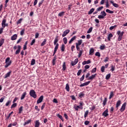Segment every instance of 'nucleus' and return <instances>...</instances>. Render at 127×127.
Segmentation results:
<instances>
[{
	"label": "nucleus",
	"mask_w": 127,
	"mask_h": 127,
	"mask_svg": "<svg viewBox=\"0 0 127 127\" xmlns=\"http://www.w3.org/2000/svg\"><path fill=\"white\" fill-rule=\"evenodd\" d=\"M58 36H57L54 42V45H56L55 49H54V54L53 55V56H54L55 54H56V52H57V50L58 49V47H59V44L57 43L58 42Z\"/></svg>",
	"instance_id": "nucleus-1"
},
{
	"label": "nucleus",
	"mask_w": 127,
	"mask_h": 127,
	"mask_svg": "<svg viewBox=\"0 0 127 127\" xmlns=\"http://www.w3.org/2000/svg\"><path fill=\"white\" fill-rule=\"evenodd\" d=\"M5 64H6L4 66L5 68H7V67L11 65V61H10V58L7 57L5 59Z\"/></svg>",
	"instance_id": "nucleus-2"
},
{
	"label": "nucleus",
	"mask_w": 127,
	"mask_h": 127,
	"mask_svg": "<svg viewBox=\"0 0 127 127\" xmlns=\"http://www.w3.org/2000/svg\"><path fill=\"white\" fill-rule=\"evenodd\" d=\"M124 33H125V32L124 31H122V32H121V31H118L117 32V34H118V35H119L118 38V41H122V39H123V36Z\"/></svg>",
	"instance_id": "nucleus-3"
},
{
	"label": "nucleus",
	"mask_w": 127,
	"mask_h": 127,
	"mask_svg": "<svg viewBox=\"0 0 127 127\" xmlns=\"http://www.w3.org/2000/svg\"><path fill=\"white\" fill-rule=\"evenodd\" d=\"M29 95L31 97L34 98V99H36V98H37L36 92H35V91H34V90H31L29 92Z\"/></svg>",
	"instance_id": "nucleus-4"
},
{
	"label": "nucleus",
	"mask_w": 127,
	"mask_h": 127,
	"mask_svg": "<svg viewBox=\"0 0 127 127\" xmlns=\"http://www.w3.org/2000/svg\"><path fill=\"white\" fill-rule=\"evenodd\" d=\"M6 22V20L5 19H4L2 20V23H1V25H2V27H3V28H4L6 26H7V25H8L7 24L5 23Z\"/></svg>",
	"instance_id": "nucleus-5"
},
{
	"label": "nucleus",
	"mask_w": 127,
	"mask_h": 127,
	"mask_svg": "<svg viewBox=\"0 0 127 127\" xmlns=\"http://www.w3.org/2000/svg\"><path fill=\"white\" fill-rule=\"evenodd\" d=\"M126 106H127V103L125 102L123 104L121 108L120 109V112H121V113H123V112L126 110Z\"/></svg>",
	"instance_id": "nucleus-6"
},
{
	"label": "nucleus",
	"mask_w": 127,
	"mask_h": 127,
	"mask_svg": "<svg viewBox=\"0 0 127 127\" xmlns=\"http://www.w3.org/2000/svg\"><path fill=\"white\" fill-rule=\"evenodd\" d=\"M109 110H108V109H107L102 114V116H103V117H107L109 116Z\"/></svg>",
	"instance_id": "nucleus-7"
},
{
	"label": "nucleus",
	"mask_w": 127,
	"mask_h": 127,
	"mask_svg": "<svg viewBox=\"0 0 127 127\" xmlns=\"http://www.w3.org/2000/svg\"><path fill=\"white\" fill-rule=\"evenodd\" d=\"M43 95L41 96L39 98L37 101V104H40V103H42V101H43Z\"/></svg>",
	"instance_id": "nucleus-8"
},
{
	"label": "nucleus",
	"mask_w": 127,
	"mask_h": 127,
	"mask_svg": "<svg viewBox=\"0 0 127 127\" xmlns=\"http://www.w3.org/2000/svg\"><path fill=\"white\" fill-rule=\"evenodd\" d=\"M69 32H70V30L69 29H66L65 30L63 33L62 34V36L63 37H65V36H66V35H67V34H68V33H69Z\"/></svg>",
	"instance_id": "nucleus-9"
},
{
	"label": "nucleus",
	"mask_w": 127,
	"mask_h": 127,
	"mask_svg": "<svg viewBox=\"0 0 127 127\" xmlns=\"http://www.w3.org/2000/svg\"><path fill=\"white\" fill-rule=\"evenodd\" d=\"M18 49L16 51L15 54L17 55L20 53V50L21 49V46L18 45L17 47Z\"/></svg>",
	"instance_id": "nucleus-10"
},
{
	"label": "nucleus",
	"mask_w": 127,
	"mask_h": 127,
	"mask_svg": "<svg viewBox=\"0 0 127 127\" xmlns=\"http://www.w3.org/2000/svg\"><path fill=\"white\" fill-rule=\"evenodd\" d=\"M77 63H78V59H75L74 61L71 62V66H75Z\"/></svg>",
	"instance_id": "nucleus-11"
},
{
	"label": "nucleus",
	"mask_w": 127,
	"mask_h": 127,
	"mask_svg": "<svg viewBox=\"0 0 127 127\" xmlns=\"http://www.w3.org/2000/svg\"><path fill=\"white\" fill-rule=\"evenodd\" d=\"M91 83V81H87L86 82H84L79 85L80 87H84V86H88L89 84Z\"/></svg>",
	"instance_id": "nucleus-12"
},
{
	"label": "nucleus",
	"mask_w": 127,
	"mask_h": 127,
	"mask_svg": "<svg viewBox=\"0 0 127 127\" xmlns=\"http://www.w3.org/2000/svg\"><path fill=\"white\" fill-rule=\"evenodd\" d=\"M110 2L112 4H113V6L115 7H119V5L117 3H114L113 0H110Z\"/></svg>",
	"instance_id": "nucleus-13"
},
{
	"label": "nucleus",
	"mask_w": 127,
	"mask_h": 127,
	"mask_svg": "<svg viewBox=\"0 0 127 127\" xmlns=\"http://www.w3.org/2000/svg\"><path fill=\"white\" fill-rule=\"evenodd\" d=\"M17 39V34H14L11 37V40H12V41L16 40Z\"/></svg>",
	"instance_id": "nucleus-14"
},
{
	"label": "nucleus",
	"mask_w": 127,
	"mask_h": 127,
	"mask_svg": "<svg viewBox=\"0 0 127 127\" xmlns=\"http://www.w3.org/2000/svg\"><path fill=\"white\" fill-rule=\"evenodd\" d=\"M122 104V101H121V100H118L117 102L116 103V108H117V110H118V109H119V107H120V106H121V104Z\"/></svg>",
	"instance_id": "nucleus-15"
},
{
	"label": "nucleus",
	"mask_w": 127,
	"mask_h": 127,
	"mask_svg": "<svg viewBox=\"0 0 127 127\" xmlns=\"http://www.w3.org/2000/svg\"><path fill=\"white\" fill-rule=\"evenodd\" d=\"M76 38H77V37L76 36H74L72 38H71L69 41V44H71V43H72V42L74 41V40H76Z\"/></svg>",
	"instance_id": "nucleus-16"
},
{
	"label": "nucleus",
	"mask_w": 127,
	"mask_h": 127,
	"mask_svg": "<svg viewBox=\"0 0 127 127\" xmlns=\"http://www.w3.org/2000/svg\"><path fill=\"white\" fill-rule=\"evenodd\" d=\"M26 95H27V93H26V92H23L21 96L20 100H23L24 98H25V96H26Z\"/></svg>",
	"instance_id": "nucleus-17"
},
{
	"label": "nucleus",
	"mask_w": 127,
	"mask_h": 127,
	"mask_svg": "<svg viewBox=\"0 0 127 127\" xmlns=\"http://www.w3.org/2000/svg\"><path fill=\"white\" fill-rule=\"evenodd\" d=\"M96 76H97V73H95V74H92L91 76L88 77V80H93V79L96 78Z\"/></svg>",
	"instance_id": "nucleus-18"
},
{
	"label": "nucleus",
	"mask_w": 127,
	"mask_h": 127,
	"mask_svg": "<svg viewBox=\"0 0 127 127\" xmlns=\"http://www.w3.org/2000/svg\"><path fill=\"white\" fill-rule=\"evenodd\" d=\"M40 126V122H39V120H37L35 123V127H39Z\"/></svg>",
	"instance_id": "nucleus-19"
},
{
	"label": "nucleus",
	"mask_w": 127,
	"mask_h": 127,
	"mask_svg": "<svg viewBox=\"0 0 127 127\" xmlns=\"http://www.w3.org/2000/svg\"><path fill=\"white\" fill-rule=\"evenodd\" d=\"M91 63V60H88V61H84L82 62V65H86V64H90Z\"/></svg>",
	"instance_id": "nucleus-20"
},
{
	"label": "nucleus",
	"mask_w": 127,
	"mask_h": 127,
	"mask_svg": "<svg viewBox=\"0 0 127 127\" xmlns=\"http://www.w3.org/2000/svg\"><path fill=\"white\" fill-rule=\"evenodd\" d=\"M82 42H83V41L82 40H79L77 41V43H76V45L77 46H80V45L82 44Z\"/></svg>",
	"instance_id": "nucleus-21"
},
{
	"label": "nucleus",
	"mask_w": 127,
	"mask_h": 127,
	"mask_svg": "<svg viewBox=\"0 0 127 127\" xmlns=\"http://www.w3.org/2000/svg\"><path fill=\"white\" fill-rule=\"evenodd\" d=\"M94 51L95 50H94V48H91L89 51V55H93Z\"/></svg>",
	"instance_id": "nucleus-22"
},
{
	"label": "nucleus",
	"mask_w": 127,
	"mask_h": 127,
	"mask_svg": "<svg viewBox=\"0 0 127 127\" xmlns=\"http://www.w3.org/2000/svg\"><path fill=\"white\" fill-rule=\"evenodd\" d=\"M4 43V39H0V47L2 46V45Z\"/></svg>",
	"instance_id": "nucleus-23"
},
{
	"label": "nucleus",
	"mask_w": 127,
	"mask_h": 127,
	"mask_svg": "<svg viewBox=\"0 0 127 127\" xmlns=\"http://www.w3.org/2000/svg\"><path fill=\"white\" fill-rule=\"evenodd\" d=\"M10 74H11V71L8 72L4 76V79H6V78H8L9 76H10Z\"/></svg>",
	"instance_id": "nucleus-24"
},
{
	"label": "nucleus",
	"mask_w": 127,
	"mask_h": 127,
	"mask_svg": "<svg viewBox=\"0 0 127 127\" xmlns=\"http://www.w3.org/2000/svg\"><path fill=\"white\" fill-rule=\"evenodd\" d=\"M61 49L62 52H64V51H65V45H64V44H63V45L61 47Z\"/></svg>",
	"instance_id": "nucleus-25"
},
{
	"label": "nucleus",
	"mask_w": 127,
	"mask_h": 127,
	"mask_svg": "<svg viewBox=\"0 0 127 127\" xmlns=\"http://www.w3.org/2000/svg\"><path fill=\"white\" fill-rule=\"evenodd\" d=\"M55 63H56V56H55V57L53 58V59L52 60V64L53 66L55 65Z\"/></svg>",
	"instance_id": "nucleus-26"
},
{
	"label": "nucleus",
	"mask_w": 127,
	"mask_h": 127,
	"mask_svg": "<svg viewBox=\"0 0 127 127\" xmlns=\"http://www.w3.org/2000/svg\"><path fill=\"white\" fill-rule=\"evenodd\" d=\"M113 34L110 33L108 35V41H111V38H112V37H113Z\"/></svg>",
	"instance_id": "nucleus-27"
},
{
	"label": "nucleus",
	"mask_w": 127,
	"mask_h": 127,
	"mask_svg": "<svg viewBox=\"0 0 127 127\" xmlns=\"http://www.w3.org/2000/svg\"><path fill=\"white\" fill-rule=\"evenodd\" d=\"M65 90L67 91V92H69L70 91V87L69 86V84H68V83L66 84Z\"/></svg>",
	"instance_id": "nucleus-28"
},
{
	"label": "nucleus",
	"mask_w": 127,
	"mask_h": 127,
	"mask_svg": "<svg viewBox=\"0 0 127 127\" xmlns=\"http://www.w3.org/2000/svg\"><path fill=\"white\" fill-rule=\"evenodd\" d=\"M11 100H9L6 103L5 106H6V107H8V106H9V105H11Z\"/></svg>",
	"instance_id": "nucleus-29"
},
{
	"label": "nucleus",
	"mask_w": 127,
	"mask_h": 127,
	"mask_svg": "<svg viewBox=\"0 0 127 127\" xmlns=\"http://www.w3.org/2000/svg\"><path fill=\"white\" fill-rule=\"evenodd\" d=\"M31 123V119H30L28 121H26L24 123L23 126H26V125H28V124H30Z\"/></svg>",
	"instance_id": "nucleus-30"
},
{
	"label": "nucleus",
	"mask_w": 127,
	"mask_h": 127,
	"mask_svg": "<svg viewBox=\"0 0 127 127\" xmlns=\"http://www.w3.org/2000/svg\"><path fill=\"white\" fill-rule=\"evenodd\" d=\"M101 14L102 16H103L104 17H105V16H106L107 15V13H106V12H105V10L101 11Z\"/></svg>",
	"instance_id": "nucleus-31"
},
{
	"label": "nucleus",
	"mask_w": 127,
	"mask_h": 127,
	"mask_svg": "<svg viewBox=\"0 0 127 127\" xmlns=\"http://www.w3.org/2000/svg\"><path fill=\"white\" fill-rule=\"evenodd\" d=\"M66 63L65 62H64L63 63V71H65V70H66Z\"/></svg>",
	"instance_id": "nucleus-32"
},
{
	"label": "nucleus",
	"mask_w": 127,
	"mask_h": 127,
	"mask_svg": "<svg viewBox=\"0 0 127 127\" xmlns=\"http://www.w3.org/2000/svg\"><path fill=\"white\" fill-rule=\"evenodd\" d=\"M23 107L21 106L19 108V111H18V114H21L22 112V111H23Z\"/></svg>",
	"instance_id": "nucleus-33"
},
{
	"label": "nucleus",
	"mask_w": 127,
	"mask_h": 127,
	"mask_svg": "<svg viewBox=\"0 0 127 127\" xmlns=\"http://www.w3.org/2000/svg\"><path fill=\"white\" fill-rule=\"evenodd\" d=\"M73 109H74L75 111H79V107L77 106L76 104L74 105Z\"/></svg>",
	"instance_id": "nucleus-34"
},
{
	"label": "nucleus",
	"mask_w": 127,
	"mask_h": 127,
	"mask_svg": "<svg viewBox=\"0 0 127 127\" xmlns=\"http://www.w3.org/2000/svg\"><path fill=\"white\" fill-rule=\"evenodd\" d=\"M57 117H58V118H59V119H60L61 120V121H62L63 122H64V119H63V117H62V116H61L60 114H58Z\"/></svg>",
	"instance_id": "nucleus-35"
},
{
	"label": "nucleus",
	"mask_w": 127,
	"mask_h": 127,
	"mask_svg": "<svg viewBox=\"0 0 127 127\" xmlns=\"http://www.w3.org/2000/svg\"><path fill=\"white\" fill-rule=\"evenodd\" d=\"M94 10H95V8H91L88 12V14H92V13H93V12H94Z\"/></svg>",
	"instance_id": "nucleus-36"
},
{
	"label": "nucleus",
	"mask_w": 127,
	"mask_h": 127,
	"mask_svg": "<svg viewBox=\"0 0 127 127\" xmlns=\"http://www.w3.org/2000/svg\"><path fill=\"white\" fill-rule=\"evenodd\" d=\"M113 97H114V92L113 91H111L110 92V95L109 96V100H111V99H112V98H113Z\"/></svg>",
	"instance_id": "nucleus-37"
},
{
	"label": "nucleus",
	"mask_w": 127,
	"mask_h": 127,
	"mask_svg": "<svg viewBox=\"0 0 127 127\" xmlns=\"http://www.w3.org/2000/svg\"><path fill=\"white\" fill-rule=\"evenodd\" d=\"M106 12H108V13H111V14L114 13V11H112L109 9H107L106 10Z\"/></svg>",
	"instance_id": "nucleus-38"
},
{
	"label": "nucleus",
	"mask_w": 127,
	"mask_h": 127,
	"mask_svg": "<svg viewBox=\"0 0 127 127\" xmlns=\"http://www.w3.org/2000/svg\"><path fill=\"white\" fill-rule=\"evenodd\" d=\"M46 41H47L46 39H45L43 41V42L41 43V46H44V45L46 44Z\"/></svg>",
	"instance_id": "nucleus-39"
},
{
	"label": "nucleus",
	"mask_w": 127,
	"mask_h": 127,
	"mask_svg": "<svg viewBox=\"0 0 127 127\" xmlns=\"http://www.w3.org/2000/svg\"><path fill=\"white\" fill-rule=\"evenodd\" d=\"M115 69H116V66H115V65H111V71H112V72H114V71H115Z\"/></svg>",
	"instance_id": "nucleus-40"
},
{
	"label": "nucleus",
	"mask_w": 127,
	"mask_h": 127,
	"mask_svg": "<svg viewBox=\"0 0 127 127\" xmlns=\"http://www.w3.org/2000/svg\"><path fill=\"white\" fill-rule=\"evenodd\" d=\"M89 114V110H87L84 113V118H86L88 117V115Z\"/></svg>",
	"instance_id": "nucleus-41"
},
{
	"label": "nucleus",
	"mask_w": 127,
	"mask_h": 127,
	"mask_svg": "<svg viewBox=\"0 0 127 127\" xmlns=\"http://www.w3.org/2000/svg\"><path fill=\"white\" fill-rule=\"evenodd\" d=\"M105 48H106V46L105 45L100 46V49L101 50H104Z\"/></svg>",
	"instance_id": "nucleus-42"
},
{
	"label": "nucleus",
	"mask_w": 127,
	"mask_h": 127,
	"mask_svg": "<svg viewBox=\"0 0 127 127\" xmlns=\"http://www.w3.org/2000/svg\"><path fill=\"white\" fill-rule=\"evenodd\" d=\"M107 98H105L103 101V105L104 106V107H105V106H106V104H107Z\"/></svg>",
	"instance_id": "nucleus-43"
},
{
	"label": "nucleus",
	"mask_w": 127,
	"mask_h": 127,
	"mask_svg": "<svg viewBox=\"0 0 127 127\" xmlns=\"http://www.w3.org/2000/svg\"><path fill=\"white\" fill-rule=\"evenodd\" d=\"M63 40L64 44H67V38L66 37L64 38Z\"/></svg>",
	"instance_id": "nucleus-44"
},
{
	"label": "nucleus",
	"mask_w": 127,
	"mask_h": 127,
	"mask_svg": "<svg viewBox=\"0 0 127 127\" xmlns=\"http://www.w3.org/2000/svg\"><path fill=\"white\" fill-rule=\"evenodd\" d=\"M96 72H97V67L94 68L92 69V70H91V73H96Z\"/></svg>",
	"instance_id": "nucleus-45"
},
{
	"label": "nucleus",
	"mask_w": 127,
	"mask_h": 127,
	"mask_svg": "<svg viewBox=\"0 0 127 127\" xmlns=\"http://www.w3.org/2000/svg\"><path fill=\"white\" fill-rule=\"evenodd\" d=\"M111 78V73H109L106 76V80H109Z\"/></svg>",
	"instance_id": "nucleus-46"
},
{
	"label": "nucleus",
	"mask_w": 127,
	"mask_h": 127,
	"mask_svg": "<svg viewBox=\"0 0 127 127\" xmlns=\"http://www.w3.org/2000/svg\"><path fill=\"white\" fill-rule=\"evenodd\" d=\"M95 56H98V57H101V54L100 53V52H97L95 53Z\"/></svg>",
	"instance_id": "nucleus-47"
},
{
	"label": "nucleus",
	"mask_w": 127,
	"mask_h": 127,
	"mask_svg": "<svg viewBox=\"0 0 127 127\" xmlns=\"http://www.w3.org/2000/svg\"><path fill=\"white\" fill-rule=\"evenodd\" d=\"M23 20V18H20L17 21V24H20V23H21V21Z\"/></svg>",
	"instance_id": "nucleus-48"
},
{
	"label": "nucleus",
	"mask_w": 127,
	"mask_h": 127,
	"mask_svg": "<svg viewBox=\"0 0 127 127\" xmlns=\"http://www.w3.org/2000/svg\"><path fill=\"white\" fill-rule=\"evenodd\" d=\"M103 8H104V7L103 6H102L101 7L97 8V11H101V10H102V9H103Z\"/></svg>",
	"instance_id": "nucleus-49"
},
{
	"label": "nucleus",
	"mask_w": 127,
	"mask_h": 127,
	"mask_svg": "<svg viewBox=\"0 0 127 127\" xmlns=\"http://www.w3.org/2000/svg\"><path fill=\"white\" fill-rule=\"evenodd\" d=\"M105 66H102L101 67V71L102 73H104V72H105Z\"/></svg>",
	"instance_id": "nucleus-50"
},
{
	"label": "nucleus",
	"mask_w": 127,
	"mask_h": 127,
	"mask_svg": "<svg viewBox=\"0 0 127 127\" xmlns=\"http://www.w3.org/2000/svg\"><path fill=\"white\" fill-rule=\"evenodd\" d=\"M35 64V60L32 59L31 61V65H34Z\"/></svg>",
	"instance_id": "nucleus-51"
},
{
	"label": "nucleus",
	"mask_w": 127,
	"mask_h": 127,
	"mask_svg": "<svg viewBox=\"0 0 127 127\" xmlns=\"http://www.w3.org/2000/svg\"><path fill=\"white\" fill-rule=\"evenodd\" d=\"M24 31H25V29H23L21 31H20V35L22 36L23 34H24Z\"/></svg>",
	"instance_id": "nucleus-52"
},
{
	"label": "nucleus",
	"mask_w": 127,
	"mask_h": 127,
	"mask_svg": "<svg viewBox=\"0 0 127 127\" xmlns=\"http://www.w3.org/2000/svg\"><path fill=\"white\" fill-rule=\"evenodd\" d=\"M84 93H83V92H80L79 93V98H83V97H84Z\"/></svg>",
	"instance_id": "nucleus-53"
},
{
	"label": "nucleus",
	"mask_w": 127,
	"mask_h": 127,
	"mask_svg": "<svg viewBox=\"0 0 127 127\" xmlns=\"http://www.w3.org/2000/svg\"><path fill=\"white\" fill-rule=\"evenodd\" d=\"M64 13H65V12H61L59 13L58 15H59V16H63V15H64Z\"/></svg>",
	"instance_id": "nucleus-54"
},
{
	"label": "nucleus",
	"mask_w": 127,
	"mask_h": 127,
	"mask_svg": "<svg viewBox=\"0 0 127 127\" xmlns=\"http://www.w3.org/2000/svg\"><path fill=\"white\" fill-rule=\"evenodd\" d=\"M82 54H83V51L79 50V53L78 54V57L80 58V56H82Z\"/></svg>",
	"instance_id": "nucleus-55"
},
{
	"label": "nucleus",
	"mask_w": 127,
	"mask_h": 127,
	"mask_svg": "<svg viewBox=\"0 0 127 127\" xmlns=\"http://www.w3.org/2000/svg\"><path fill=\"white\" fill-rule=\"evenodd\" d=\"M92 30H93V27H90L87 31V33H91V32H92Z\"/></svg>",
	"instance_id": "nucleus-56"
},
{
	"label": "nucleus",
	"mask_w": 127,
	"mask_h": 127,
	"mask_svg": "<svg viewBox=\"0 0 127 127\" xmlns=\"http://www.w3.org/2000/svg\"><path fill=\"white\" fill-rule=\"evenodd\" d=\"M16 106H17V104L16 103H13L11 106V109H13V108H15Z\"/></svg>",
	"instance_id": "nucleus-57"
},
{
	"label": "nucleus",
	"mask_w": 127,
	"mask_h": 127,
	"mask_svg": "<svg viewBox=\"0 0 127 127\" xmlns=\"http://www.w3.org/2000/svg\"><path fill=\"white\" fill-rule=\"evenodd\" d=\"M84 78H85V75L83 74V75L82 76V77L80 78V82H82V81H84Z\"/></svg>",
	"instance_id": "nucleus-58"
},
{
	"label": "nucleus",
	"mask_w": 127,
	"mask_h": 127,
	"mask_svg": "<svg viewBox=\"0 0 127 127\" xmlns=\"http://www.w3.org/2000/svg\"><path fill=\"white\" fill-rule=\"evenodd\" d=\"M81 73H82V69H79L77 73V76H80V75H81Z\"/></svg>",
	"instance_id": "nucleus-59"
},
{
	"label": "nucleus",
	"mask_w": 127,
	"mask_h": 127,
	"mask_svg": "<svg viewBox=\"0 0 127 127\" xmlns=\"http://www.w3.org/2000/svg\"><path fill=\"white\" fill-rule=\"evenodd\" d=\"M35 43V39H34L32 41V42H31V43H30L31 46H32V45H33V44H34Z\"/></svg>",
	"instance_id": "nucleus-60"
},
{
	"label": "nucleus",
	"mask_w": 127,
	"mask_h": 127,
	"mask_svg": "<svg viewBox=\"0 0 127 127\" xmlns=\"http://www.w3.org/2000/svg\"><path fill=\"white\" fill-rule=\"evenodd\" d=\"M5 98V96H3L2 97H1L0 99V103H2V102H3V100H4Z\"/></svg>",
	"instance_id": "nucleus-61"
},
{
	"label": "nucleus",
	"mask_w": 127,
	"mask_h": 127,
	"mask_svg": "<svg viewBox=\"0 0 127 127\" xmlns=\"http://www.w3.org/2000/svg\"><path fill=\"white\" fill-rule=\"evenodd\" d=\"M43 2H44V0H42L41 1V2H39V7H40V6H41V4H42V3H43Z\"/></svg>",
	"instance_id": "nucleus-62"
},
{
	"label": "nucleus",
	"mask_w": 127,
	"mask_h": 127,
	"mask_svg": "<svg viewBox=\"0 0 127 127\" xmlns=\"http://www.w3.org/2000/svg\"><path fill=\"white\" fill-rule=\"evenodd\" d=\"M110 60V58H109V57H107L105 60H104V62H108V61H109V60Z\"/></svg>",
	"instance_id": "nucleus-63"
},
{
	"label": "nucleus",
	"mask_w": 127,
	"mask_h": 127,
	"mask_svg": "<svg viewBox=\"0 0 127 127\" xmlns=\"http://www.w3.org/2000/svg\"><path fill=\"white\" fill-rule=\"evenodd\" d=\"M90 110H91V111H94V110H95V109H96V107L93 106H92L91 108H89Z\"/></svg>",
	"instance_id": "nucleus-64"
}]
</instances>
